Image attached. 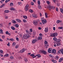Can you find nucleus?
<instances>
[{"label":"nucleus","instance_id":"052dcab7","mask_svg":"<svg viewBox=\"0 0 63 63\" xmlns=\"http://www.w3.org/2000/svg\"><path fill=\"white\" fill-rule=\"evenodd\" d=\"M38 29H39V30H41V29H42V28L40 27H39L38 28Z\"/></svg>","mask_w":63,"mask_h":63},{"label":"nucleus","instance_id":"c9c22d12","mask_svg":"<svg viewBox=\"0 0 63 63\" xmlns=\"http://www.w3.org/2000/svg\"><path fill=\"white\" fill-rule=\"evenodd\" d=\"M24 60L25 62H27L28 61V60L26 58H25L24 59Z\"/></svg>","mask_w":63,"mask_h":63},{"label":"nucleus","instance_id":"13d9d810","mask_svg":"<svg viewBox=\"0 0 63 63\" xmlns=\"http://www.w3.org/2000/svg\"><path fill=\"white\" fill-rule=\"evenodd\" d=\"M2 38L3 39H4V38H5V36L4 35H3L2 36Z\"/></svg>","mask_w":63,"mask_h":63},{"label":"nucleus","instance_id":"de8ad7c7","mask_svg":"<svg viewBox=\"0 0 63 63\" xmlns=\"http://www.w3.org/2000/svg\"><path fill=\"white\" fill-rule=\"evenodd\" d=\"M5 19H8V16H5Z\"/></svg>","mask_w":63,"mask_h":63},{"label":"nucleus","instance_id":"ea45409f","mask_svg":"<svg viewBox=\"0 0 63 63\" xmlns=\"http://www.w3.org/2000/svg\"><path fill=\"white\" fill-rule=\"evenodd\" d=\"M38 8L39 9H41L42 8V7L40 5L38 6Z\"/></svg>","mask_w":63,"mask_h":63},{"label":"nucleus","instance_id":"393cba45","mask_svg":"<svg viewBox=\"0 0 63 63\" xmlns=\"http://www.w3.org/2000/svg\"><path fill=\"white\" fill-rule=\"evenodd\" d=\"M45 15L46 18H47V13H45Z\"/></svg>","mask_w":63,"mask_h":63},{"label":"nucleus","instance_id":"6e6552de","mask_svg":"<svg viewBox=\"0 0 63 63\" xmlns=\"http://www.w3.org/2000/svg\"><path fill=\"white\" fill-rule=\"evenodd\" d=\"M58 52L60 53V54H62L63 55V50L62 49H61V50H59L58 51Z\"/></svg>","mask_w":63,"mask_h":63},{"label":"nucleus","instance_id":"4c0bfd02","mask_svg":"<svg viewBox=\"0 0 63 63\" xmlns=\"http://www.w3.org/2000/svg\"><path fill=\"white\" fill-rule=\"evenodd\" d=\"M0 32H1V34H3V30L2 29L0 30Z\"/></svg>","mask_w":63,"mask_h":63},{"label":"nucleus","instance_id":"58836bf2","mask_svg":"<svg viewBox=\"0 0 63 63\" xmlns=\"http://www.w3.org/2000/svg\"><path fill=\"white\" fill-rule=\"evenodd\" d=\"M36 34V32H33V35H35Z\"/></svg>","mask_w":63,"mask_h":63},{"label":"nucleus","instance_id":"6ab92c4d","mask_svg":"<svg viewBox=\"0 0 63 63\" xmlns=\"http://www.w3.org/2000/svg\"><path fill=\"white\" fill-rule=\"evenodd\" d=\"M37 39L39 40H42V37L41 36H39Z\"/></svg>","mask_w":63,"mask_h":63},{"label":"nucleus","instance_id":"79ce46f5","mask_svg":"<svg viewBox=\"0 0 63 63\" xmlns=\"http://www.w3.org/2000/svg\"><path fill=\"white\" fill-rule=\"evenodd\" d=\"M9 33V32L8 31H6V32L5 33L6 34H7V35H8V34Z\"/></svg>","mask_w":63,"mask_h":63},{"label":"nucleus","instance_id":"e2e57ef3","mask_svg":"<svg viewBox=\"0 0 63 63\" xmlns=\"http://www.w3.org/2000/svg\"><path fill=\"white\" fill-rule=\"evenodd\" d=\"M30 31L31 32H32V29H31L30 30Z\"/></svg>","mask_w":63,"mask_h":63},{"label":"nucleus","instance_id":"9b49d317","mask_svg":"<svg viewBox=\"0 0 63 63\" xmlns=\"http://www.w3.org/2000/svg\"><path fill=\"white\" fill-rule=\"evenodd\" d=\"M48 53H51L52 52V48H50L48 49Z\"/></svg>","mask_w":63,"mask_h":63},{"label":"nucleus","instance_id":"0eeeda50","mask_svg":"<svg viewBox=\"0 0 63 63\" xmlns=\"http://www.w3.org/2000/svg\"><path fill=\"white\" fill-rule=\"evenodd\" d=\"M26 32L27 33V34H28V35H31V33L30 32V31L28 30H26Z\"/></svg>","mask_w":63,"mask_h":63},{"label":"nucleus","instance_id":"f03ea898","mask_svg":"<svg viewBox=\"0 0 63 63\" xmlns=\"http://www.w3.org/2000/svg\"><path fill=\"white\" fill-rule=\"evenodd\" d=\"M58 35V33H52L50 35V36L51 37H52V36H53V37H56Z\"/></svg>","mask_w":63,"mask_h":63},{"label":"nucleus","instance_id":"3c124183","mask_svg":"<svg viewBox=\"0 0 63 63\" xmlns=\"http://www.w3.org/2000/svg\"><path fill=\"white\" fill-rule=\"evenodd\" d=\"M56 10L57 12H58V8L56 7Z\"/></svg>","mask_w":63,"mask_h":63},{"label":"nucleus","instance_id":"7ed1b4c3","mask_svg":"<svg viewBox=\"0 0 63 63\" xmlns=\"http://www.w3.org/2000/svg\"><path fill=\"white\" fill-rule=\"evenodd\" d=\"M24 38L25 39H28V38H29L30 37L29 35L27 34H25V35H24Z\"/></svg>","mask_w":63,"mask_h":63},{"label":"nucleus","instance_id":"f3484780","mask_svg":"<svg viewBox=\"0 0 63 63\" xmlns=\"http://www.w3.org/2000/svg\"><path fill=\"white\" fill-rule=\"evenodd\" d=\"M24 52V49H23L20 50V52L21 53H23Z\"/></svg>","mask_w":63,"mask_h":63},{"label":"nucleus","instance_id":"e433bc0d","mask_svg":"<svg viewBox=\"0 0 63 63\" xmlns=\"http://www.w3.org/2000/svg\"><path fill=\"white\" fill-rule=\"evenodd\" d=\"M24 18L25 19H27V17L25 16H24Z\"/></svg>","mask_w":63,"mask_h":63},{"label":"nucleus","instance_id":"4be33fe9","mask_svg":"<svg viewBox=\"0 0 63 63\" xmlns=\"http://www.w3.org/2000/svg\"><path fill=\"white\" fill-rule=\"evenodd\" d=\"M53 40L54 41H57V39L56 38V37H54L53 38Z\"/></svg>","mask_w":63,"mask_h":63},{"label":"nucleus","instance_id":"bf43d9fd","mask_svg":"<svg viewBox=\"0 0 63 63\" xmlns=\"http://www.w3.org/2000/svg\"><path fill=\"white\" fill-rule=\"evenodd\" d=\"M9 44H10V43L9 42L8 43V44H7V46H10V45H9Z\"/></svg>","mask_w":63,"mask_h":63},{"label":"nucleus","instance_id":"c85d7f7f","mask_svg":"<svg viewBox=\"0 0 63 63\" xmlns=\"http://www.w3.org/2000/svg\"><path fill=\"white\" fill-rule=\"evenodd\" d=\"M29 12L30 13H33V10H32L30 9L29 10Z\"/></svg>","mask_w":63,"mask_h":63},{"label":"nucleus","instance_id":"7c9ffc66","mask_svg":"<svg viewBox=\"0 0 63 63\" xmlns=\"http://www.w3.org/2000/svg\"><path fill=\"white\" fill-rule=\"evenodd\" d=\"M10 6L11 7H12V6H14V4H13V3H11L10 4Z\"/></svg>","mask_w":63,"mask_h":63},{"label":"nucleus","instance_id":"aec40b11","mask_svg":"<svg viewBox=\"0 0 63 63\" xmlns=\"http://www.w3.org/2000/svg\"><path fill=\"white\" fill-rule=\"evenodd\" d=\"M52 60V61L53 62V63H57V62L56 61V60Z\"/></svg>","mask_w":63,"mask_h":63},{"label":"nucleus","instance_id":"680f3d73","mask_svg":"<svg viewBox=\"0 0 63 63\" xmlns=\"http://www.w3.org/2000/svg\"><path fill=\"white\" fill-rule=\"evenodd\" d=\"M16 40L17 41H19V39H18V38H16Z\"/></svg>","mask_w":63,"mask_h":63},{"label":"nucleus","instance_id":"9d476101","mask_svg":"<svg viewBox=\"0 0 63 63\" xmlns=\"http://www.w3.org/2000/svg\"><path fill=\"white\" fill-rule=\"evenodd\" d=\"M52 53H53L54 54H55L56 53V50L55 49H53L52 51Z\"/></svg>","mask_w":63,"mask_h":63},{"label":"nucleus","instance_id":"8fccbe9b","mask_svg":"<svg viewBox=\"0 0 63 63\" xmlns=\"http://www.w3.org/2000/svg\"><path fill=\"white\" fill-rule=\"evenodd\" d=\"M16 44L15 43H13V46H16Z\"/></svg>","mask_w":63,"mask_h":63},{"label":"nucleus","instance_id":"0e129e2a","mask_svg":"<svg viewBox=\"0 0 63 63\" xmlns=\"http://www.w3.org/2000/svg\"><path fill=\"white\" fill-rule=\"evenodd\" d=\"M15 47L16 48H18V45H17V46H16Z\"/></svg>","mask_w":63,"mask_h":63},{"label":"nucleus","instance_id":"f257e3e1","mask_svg":"<svg viewBox=\"0 0 63 63\" xmlns=\"http://www.w3.org/2000/svg\"><path fill=\"white\" fill-rule=\"evenodd\" d=\"M48 9L49 10H51V9H52V10H54L55 9V7L51 6L50 5H49L48 6Z\"/></svg>","mask_w":63,"mask_h":63},{"label":"nucleus","instance_id":"864d4df0","mask_svg":"<svg viewBox=\"0 0 63 63\" xmlns=\"http://www.w3.org/2000/svg\"><path fill=\"white\" fill-rule=\"evenodd\" d=\"M57 41H57V42H60L61 40L59 39H57Z\"/></svg>","mask_w":63,"mask_h":63},{"label":"nucleus","instance_id":"a878e982","mask_svg":"<svg viewBox=\"0 0 63 63\" xmlns=\"http://www.w3.org/2000/svg\"><path fill=\"white\" fill-rule=\"evenodd\" d=\"M33 16L34 18H37V17L36 16V15L33 14Z\"/></svg>","mask_w":63,"mask_h":63},{"label":"nucleus","instance_id":"a18cd8bd","mask_svg":"<svg viewBox=\"0 0 63 63\" xmlns=\"http://www.w3.org/2000/svg\"><path fill=\"white\" fill-rule=\"evenodd\" d=\"M10 58H11V59H14V57H13V56H10Z\"/></svg>","mask_w":63,"mask_h":63},{"label":"nucleus","instance_id":"bb28decb","mask_svg":"<svg viewBox=\"0 0 63 63\" xmlns=\"http://www.w3.org/2000/svg\"><path fill=\"white\" fill-rule=\"evenodd\" d=\"M4 56V57H8V56H9V54H6Z\"/></svg>","mask_w":63,"mask_h":63},{"label":"nucleus","instance_id":"1a4fd4ad","mask_svg":"<svg viewBox=\"0 0 63 63\" xmlns=\"http://www.w3.org/2000/svg\"><path fill=\"white\" fill-rule=\"evenodd\" d=\"M37 41H38V40L37 39H34L32 41V43L33 44H35Z\"/></svg>","mask_w":63,"mask_h":63},{"label":"nucleus","instance_id":"ddd939ff","mask_svg":"<svg viewBox=\"0 0 63 63\" xmlns=\"http://www.w3.org/2000/svg\"><path fill=\"white\" fill-rule=\"evenodd\" d=\"M42 22L43 24H45V23H47V20H42Z\"/></svg>","mask_w":63,"mask_h":63},{"label":"nucleus","instance_id":"603ef678","mask_svg":"<svg viewBox=\"0 0 63 63\" xmlns=\"http://www.w3.org/2000/svg\"><path fill=\"white\" fill-rule=\"evenodd\" d=\"M47 3L48 4H50V2H49L48 1H47Z\"/></svg>","mask_w":63,"mask_h":63},{"label":"nucleus","instance_id":"423d86ee","mask_svg":"<svg viewBox=\"0 0 63 63\" xmlns=\"http://www.w3.org/2000/svg\"><path fill=\"white\" fill-rule=\"evenodd\" d=\"M33 23L35 26H36L38 25V22L36 20H34L33 21Z\"/></svg>","mask_w":63,"mask_h":63},{"label":"nucleus","instance_id":"72a5a7b5","mask_svg":"<svg viewBox=\"0 0 63 63\" xmlns=\"http://www.w3.org/2000/svg\"><path fill=\"white\" fill-rule=\"evenodd\" d=\"M37 2H38V4L39 5H40L41 4V3H40V1L39 0H38V1Z\"/></svg>","mask_w":63,"mask_h":63},{"label":"nucleus","instance_id":"cd10ccee","mask_svg":"<svg viewBox=\"0 0 63 63\" xmlns=\"http://www.w3.org/2000/svg\"><path fill=\"white\" fill-rule=\"evenodd\" d=\"M36 56H37V57H40L41 56V55L40 54H37V55H36Z\"/></svg>","mask_w":63,"mask_h":63},{"label":"nucleus","instance_id":"20e7f679","mask_svg":"<svg viewBox=\"0 0 63 63\" xmlns=\"http://www.w3.org/2000/svg\"><path fill=\"white\" fill-rule=\"evenodd\" d=\"M29 5L27 4L26 5L25 7V10L26 11H27L28 9L29 8H30V7H29Z\"/></svg>","mask_w":63,"mask_h":63},{"label":"nucleus","instance_id":"c756f323","mask_svg":"<svg viewBox=\"0 0 63 63\" xmlns=\"http://www.w3.org/2000/svg\"><path fill=\"white\" fill-rule=\"evenodd\" d=\"M5 13H8L9 12V10H6L4 11Z\"/></svg>","mask_w":63,"mask_h":63},{"label":"nucleus","instance_id":"a211bd4d","mask_svg":"<svg viewBox=\"0 0 63 63\" xmlns=\"http://www.w3.org/2000/svg\"><path fill=\"white\" fill-rule=\"evenodd\" d=\"M63 58H60L59 60V62H62V61H63Z\"/></svg>","mask_w":63,"mask_h":63},{"label":"nucleus","instance_id":"473e14b6","mask_svg":"<svg viewBox=\"0 0 63 63\" xmlns=\"http://www.w3.org/2000/svg\"><path fill=\"white\" fill-rule=\"evenodd\" d=\"M15 26H16V27H17V28H18V27H19V25L18 24H16L15 25Z\"/></svg>","mask_w":63,"mask_h":63},{"label":"nucleus","instance_id":"6e6d98bb","mask_svg":"<svg viewBox=\"0 0 63 63\" xmlns=\"http://www.w3.org/2000/svg\"><path fill=\"white\" fill-rule=\"evenodd\" d=\"M56 0H53V2L54 3H56Z\"/></svg>","mask_w":63,"mask_h":63},{"label":"nucleus","instance_id":"2f4dec72","mask_svg":"<svg viewBox=\"0 0 63 63\" xmlns=\"http://www.w3.org/2000/svg\"><path fill=\"white\" fill-rule=\"evenodd\" d=\"M13 21H12V23H16V21L14 20H13Z\"/></svg>","mask_w":63,"mask_h":63},{"label":"nucleus","instance_id":"2eb2a0df","mask_svg":"<svg viewBox=\"0 0 63 63\" xmlns=\"http://www.w3.org/2000/svg\"><path fill=\"white\" fill-rule=\"evenodd\" d=\"M48 27H47L45 28V32H48Z\"/></svg>","mask_w":63,"mask_h":63},{"label":"nucleus","instance_id":"5701e85b","mask_svg":"<svg viewBox=\"0 0 63 63\" xmlns=\"http://www.w3.org/2000/svg\"><path fill=\"white\" fill-rule=\"evenodd\" d=\"M10 10L11 11H14L15 10V9L14 7H12L10 8Z\"/></svg>","mask_w":63,"mask_h":63},{"label":"nucleus","instance_id":"5fc2aeb1","mask_svg":"<svg viewBox=\"0 0 63 63\" xmlns=\"http://www.w3.org/2000/svg\"><path fill=\"white\" fill-rule=\"evenodd\" d=\"M27 22V21H26V20H25V19H24V22L25 23H26V22Z\"/></svg>","mask_w":63,"mask_h":63},{"label":"nucleus","instance_id":"49530a36","mask_svg":"<svg viewBox=\"0 0 63 63\" xmlns=\"http://www.w3.org/2000/svg\"><path fill=\"white\" fill-rule=\"evenodd\" d=\"M10 40V41H14V39L13 38H11V39H9Z\"/></svg>","mask_w":63,"mask_h":63},{"label":"nucleus","instance_id":"f8f14e48","mask_svg":"<svg viewBox=\"0 0 63 63\" xmlns=\"http://www.w3.org/2000/svg\"><path fill=\"white\" fill-rule=\"evenodd\" d=\"M56 44L57 46V47L61 45V44H60V42H59L56 41Z\"/></svg>","mask_w":63,"mask_h":63},{"label":"nucleus","instance_id":"774afa93","mask_svg":"<svg viewBox=\"0 0 63 63\" xmlns=\"http://www.w3.org/2000/svg\"><path fill=\"white\" fill-rule=\"evenodd\" d=\"M8 0H6L5 1V2L6 3H7V2H8Z\"/></svg>","mask_w":63,"mask_h":63},{"label":"nucleus","instance_id":"dca6fc26","mask_svg":"<svg viewBox=\"0 0 63 63\" xmlns=\"http://www.w3.org/2000/svg\"><path fill=\"white\" fill-rule=\"evenodd\" d=\"M16 20L17 22H19V23H20L21 22V20L19 19H16Z\"/></svg>","mask_w":63,"mask_h":63},{"label":"nucleus","instance_id":"412c9836","mask_svg":"<svg viewBox=\"0 0 63 63\" xmlns=\"http://www.w3.org/2000/svg\"><path fill=\"white\" fill-rule=\"evenodd\" d=\"M49 56L50 57V58H53V56L51 54H50L49 55Z\"/></svg>","mask_w":63,"mask_h":63},{"label":"nucleus","instance_id":"f704fd0d","mask_svg":"<svg viewBox=\"0 0 63 63\" xmlns=\"http://www.w3.org/2000/svg\"><path fill=\"white\" fill-rule=\"evenodd\" d=\"M0 53H1L2 54H3V53H4V52H3V51L2 50H0Z\"/></svg>","mask_w":63,"mask_h":63},{"label":"nucleus","instance_id":"4468645a","mask_svg":"<svg viewBox=\"0 0 63 63\" xmlns=\"http://www.w3.org/2000/svg\"><path fill=\"white\" fill-rule=\"evenodd\" d=\"M30 56H32L33 57L32 58H35V57H36V56H35V55L33 54H31Z\"/></svg>","mask_w":63,"mask_h":63},{"label":"nucleus","instance_id":"39448f33","mask_svg":"<svg viewBox=\"0 0 63 63\" xmlns=\"http://www.w3.org/2000/svg\"><path fill=\"white\" fill-rule=\"evenodd\" d=\"M40 52H42V53H43L44 54V55H46L47 54V52L44 50H40Z\"/></svg>","mask_w":63,"mask_h":63},{"label":"nucleus","instance_id":"4d7b16f0","mask_svg":"<svg viewBox=\"0 0 63 63\" xmlns=\"http://www.w3.org/2000/svg\"><path fill=\"white\" fill-rule=\"evenodd\" d=\"M31 3L32 5V6L33 5H34V3L33 2H32Z\"/></svg>","mask_w":63,"mask_h":63},{"label":"nucleus","instance_id":"09e8293b","mask_svg":"<svg viewBox=\"0 0 63 63\" xmlns=\"http://www.w3.org/2000/svg\"><path fill=\"white\" fill-rule=\"evenodd\" d=\"M63 28V27H59L58 28L59 29H62Z\"/></svg>","mask_w":63,"mask_h":63},{"label":"nucleus","instance_id":"c03bdc74","mask_svg":"<svg viewBox=\"0 0 63 63\" xmlns=\"http://www.w3.org/2000/svg\"><path fill=\"white\" fill-rule=\"evenodd\" d=\"M59 20H58L57 21V23H60V22H59Z\"/></svg>","mask_w":63,"mask_h":63},{"label":"nucleus","instance_id":"37998d69","mask_svg":"<svg viewBox=\"0 0 63 63\" xmlns=\"http://www.w3.org/2000/svg\"><path fill=\"white\" fill-rule=\"evenodd\" d=\"M45 44H47V42L46 41H45Z\"/></svg>","mask_w":63,"mask_h":63},{"label":"nucleus","instance_id":"a19ab883","mask_svg":"<svg viewBox=\"0 0 63 63\" xmlns=\"http://www.w3.org/2000/svg\"><path fill=\"white\" fill-rule=\"evenodd\" d=\"M61 13L63 14V9H61Z\"/></svg>","mask_w":63,"mask_h":63},{"label":"nucleus","instance_id":"338daca9","mask_svg":"<svg viewBox=\"0 0 63 63\" xmlns=\"http://www.w3.org/2000/svg\"><path fill=\"white\" fill-rule=\"evenodd\" d=\"M24 37H23L22 38V41H24Z\"/></svg>","mask_w":63,"mask_h":63},{"label":"nucleus","instance_id":"b1692460","mask_svg":"<svg viewBox=\"0 0 63 63\" xmlns=\"http://www.w3.org/2000/svg\"><path fill=\"white\" fill-rule=\"evenodd\" d=\"M11 28L13 30H15V28L13 26L11 27Z\"/></svg>","mask_w":63,"mask_h":63},{"label":"nucleus","instance_id":"69168bd1","mask_svg":"<svg viewBox=\"0 0 63 63\" xmlns=\"http://www.w3.org/2000/svg\"><path fill=\"white\" fill-rule=\"evenodd\" d=\"M18 5H21V2H19L18 3Z\"/></svg>","mask_w":63,"mask_h":63}]
</instances>
